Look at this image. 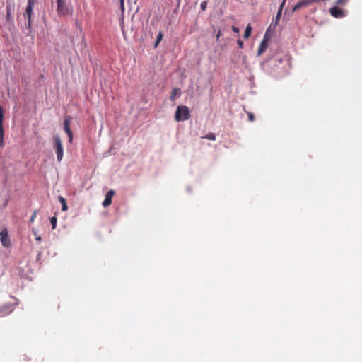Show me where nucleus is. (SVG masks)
<instances>
[{
	"instance_id": "obj_1",
	"label": "nucleus",
	"mask_w": 362,
	"mask_h": 362,
	"mask_svg": "<svg viewBox=\"0 0 362 362\" xmlns=\"http://www.w3.org/2000/svg\"><path fill=\"white\" fill-rule=\"evenodd\" d=\"M190 118V112L188 107L185 105H179L177 107L175 119L177 122L185 121Z\"/></svg>"
},
{
	"instance_id": "obj_2",
	"label": "nucleus",
	"mask_w": 362,
	"mask_h": 362,
	"mask_svg": "<svg viewBox=\"0 0 362 362\" xmlns=\"http://www.w3.org/2000/svg\"><path fill=\"white\" fill-rule=\"evenodd\" d=\"M54 148L57 154V159L58 162H61L64 156V148L61 139L57 135L54 136Z\"/></svg>"
},
{
	"instance_id": "obj_3",
	"label": "nucleus",
	"mask_w": 362,
	"mask_h": 362,
	"mask_svg": "<svg viewBox=\"0 0 362 362\" xmlns=\"http://www.w3.org/2000/svg\"><path fill=\"white\" fill-rule=\"evenodd\" d=\"M57 12L59 16H65L71 13V8L67 5L64 0H57Z\"/></svg>"
},
{
	"instance_id": "obj_4",
	"label": "nucleus",
	"mask_w": 362,
	"mask_h": 362,
	"mask_svg": "<svg viewBox=\"0 0 362 362\" xmlns=\"http://www.w3.org/2000/svg\"><path fill=\"white\" fill-rule=\"evenodd\" d=\"M320 1H321V0H300L293 6L292 11L295 12L298 9L307 8L313 4L318 3Z\"/></svg>"
},
{
	"instance_id": "obj_5",
	"label": "nucleus",
	"mask_w": 362,
	"mask_h": 362,
	"mask_svg": "<svg viewBox=\"0 0 362 362\" xmlns=\"http://www.w3.org/2000/svg\"><path fill=\"white\" fill-rule=\"evenodd\" d=\"M71 120V116H66V118H65V119L64 121V129L65 132L67 134V135L69 136V141L70 143H72L73 133H72V132L71 130V128L69 127Z\"/></svg>"
},
{
	"instance_id": "obj_6",
	"label": "nucleus",
	"mask_w": 362,
	"mask_h": 362,
	"mask_svg": "<svg viewBox=\"0 0 362 362\" xmlns=\"http://www.w3.org/2000/svg\"><path fill=\"white\" fill-rule=\"evenodd\" d=\"M330 14L334 18H342L344 16V11L341 8H338L337 6H334L329 9Z\"/></svg>"
},
{
	"instance_id": "obj_7",
	"label": "nucleus",
	"mask_w": 362,
	"mask_h": 362,
	"mask_svg": "<svg viewBox=\"0 0 362 362\" xmlns=\"http://www.w3.org/2000/svg\"><path fill=\"white\" fill-rule=\"evenodd\" d=\"M115 192L113 189H110L105 195V198L103 202V206L106 208L109 206L112 203V198L115 195Z\"/></svg>"
},
{
	"instance_id": "obj_8",
	"label": "nucleus",
	"mask_w": 362,
	"mask_h": 362,
	"mask_svg": "<svg viewBox=\"0 0 362 362\" xmlns=\"http://www.w3.org/2000/svg\"><path fill=\"white\" fill-rule=\"evenodd\" d=\"M0 238L3 246L8 247L10 245L9 237L6 230L0 232Z\"/></svg>"
},
{
	"instance_id": "obj_9",
	"label": "nucleus",
	"mask_w": 362,
	"mask_h": 362,
	"mask_svg": "<svg viewBox=\"0 0 362 362\" xmlns=\"http://www.w3.org/2000/svg\"><path fill=\"white\" fill-rule=\"evenodd\" d=\"M3 109L2 107L0 105V145H3L4 142V128H3Z\"/></svg>"
},
{
	"instance_id": "obj_10",
	"label": "nucleus",
	"mask_w": 362,
	"mask_h": 362,
	"mask_svg": "<svg viewBox=\"0 0 362 362\" xmlns=\"http://www.w3.org/2000/svg\"><path fill=\"white\" fill-rule=\"evenodd\" d=\"M33 6H27L25 11L24 13L25 18H28V25L29 28L31 27V17L33 15Z\"/></svg>"
},
{
	"instance_id": "obj_11",
	"label": "nucleus",
	"mask_w": 362,
	"mask_h": 362,
	"mask_svg": "<svg viewBox=\"0 0 362 362\" xmlns=\"http://www.w3.org/2000/svg\"><path fill=\"white\" fill-rule=\"evenodd\" d=\"M268 47V40L267 39V35L264 36V39L261 42V44L259 45V47L258 49L257 54L261 55L262 53H264Z\"/></svg>"
},
{
	"instance_id": "obj_12",
	"label": "nucleus",
	"mask_w": 362,
	"mask_h": 362,
	"mask_svg": "<svg viewBox=\"0 0 362 362\" xmlns=\"http://www.w3.org/2000/svg\"><path fill=\"white\" fill-rule=\"evenodd\" d=\"M11 311L10 306H5L0 308V316L8 315Z\"/></svg>"
},
{
	"instance_id": "obj_13",
	"label": "nucleus",
	"mask_w": 362,
	"mask_h": 362,
	"mask_svg": "<svg viewBox=\"0 0 362 362\" xmlns=\"http://www.w3.org/2000/svg\"><path fill=\"white\" fill-rule=\"evenodd\" d=\"M59 200L62 203V210L66 211L68 209L66 199L62 197H59Z\"/></svg>"
},
{
	"instance_id": "obj_14",
	"label": "nucleus",
	"mask_w": 362,
	"mask_h": 362,
	"mask_svg": "<svg viewBox=\"0 0 362 362\" xmlns=\"http://www.w3.org/2000/svg\"><path fill=\"white\" fill-rule=\"evenodd\" d=\"M252 33V27L250 24L247 25V26L245 28V33H244V38L247 39L251 35Z\"/></svg>"
},
{
	"instance_id": "obj_15",
	"label": "nucleus",
	"mask_w": 362,
	"mask_h": 362,
	"mask_svg": "<svg viewBox=\"0 0 362 362\" xmlns=\"http://www.w3.org/2000/svg\"><path fill=\"white\" fill-rule=\"evenodd\" d=\"M180 91V88H174L172 90L171 95H170V100L173 101L175 100V96Z\"/></svg>"
},
{
	"instance_id": "obj_16",
	"label": "nucleus",
	"mask_w": 362,
	"mask_h": 362,
	"mask_svg": "<svg viewBox=\"0 0 362 362\" xmlns=\"http://www.w3.org/2000/svg\"><path fill=\"white\" fill-rule=\"evenodd\" d=\"M57 219L55 216H53L50 218V223H51L52 229H55V228L57 226Z\"/></svg>"
},
{
	"instance_id": "obj_17",
	"label": "nucleus",
	"mask_w": 362,
	"mask_h": 362,
	"mask_svg": "<svg viewBox=\"0 0 362 362\" xmlns=\"http://www.w3.org/2000/svg\"><path fill=\"white\" fill-rule=\"evenodd\" d=\"M205 139L209 140L214 141L216 139V135L214 133H209L204 136Z\"/></svg>"
},
{
	"instance_id": "obj_18",
	"label": "nucleus",
	"mask_w": 362,
	"mask_h": 362,
	"mask_svg": "<svg viewBox=\"0 0 362 362\" xmlns=\"http://www.w3.org/2000/svg\"><path fill=\"white\" fill-rule=\"evenodd\" d=\"M162 38H163V33L161 32H160L158 33V35H157L156 41V43H155V47L158 46L159 42L161 41Z\"/></svg>"
},
{
	"instance_id": "obj_19",
	"label": "nucleus",
	"mask_w": 362,
	"mask_h": 362,
	"mask_svg": "<svg viewBox=\"0 0 362 362\" xmlns=\"http://www.w3.org/2000/svg\"><path fill=\"white\" fill-rule=\"evenodd\" d=\"M281 12L282 11H281V10L278 11L276 16V19H275V25L278 24V23L280 20L281 16Z\"/></svg>"
},
{
	"instance_id": "obj_20",
	"label": "nucleus",
	"mask_w": 362,
	"mask_h": 362,
	"mask_svg": "<svg viewBox=\"0 0 362 362\" xmlns=\"http://www.w3.org/2000/svg\"><path fill=\"white\" fill-rule=\"evenodd\" d=\"M206 6H207L206 1H204L201 3L200 7H201L202 11H205L206 8Z\"/></svg>"
},
{
	"instance_id": "obj_21",
	"label": "nucleus",
	"mask_w": 362,
	"mask_h": 362,
	"mask_svg": "<svg viewBox=\"0 0 362 362\" xmlns=\"http://www.w3.org/2000/svg\"><path fill=\"white\" fill-rule=\"evenodd\" d=\"M36 216H37V211H34V212L33 213L30 218V223H33L35 218H36Z\"/></svg>"
},
{
	"instance_id": "obj_22",
	"label": "nucleus",
	"mask_w": 362,
	"mask_h": 362,
	"mask_svg": "<svg viewBox=\"0 0 362 362\" xmlns=\"http://www.w3.org/2000/svg\"><path fill=\"white\" fill-rule=\"evenodd\" d=\"M348 0H337L336 4L337 5H343L347 2Z\"/></svg>"
},
{
	"instance_id": "obj_23",
	"label": "nucleus",
	"mask_w": 362,
	"mask_h": 362,
	"mask_svg": "<svg viewBox=\"0 0 362 362\" xmlns=\"http://www.w3.org/2000/svg\"><path fill=\"white\" fill-rule=\"evenodd\" d=\"M37 0H28V6H34Z\"/></svg>"
},
{
	"instance_id": "obj_24",
	"label": "nucleus",
	"mask_w": 362,
	"mask_h": 362,
	"mask_svg": "<svg viewBox=\"0 0 362 362\" xmlns=\"http://www.w3.org/2000/svg\"><path fill=\"white\" fill-rule=\"evenodd\" d=\"M248 119L250 122H253L255 120V116L252 113H248Z\"/></svg>"
},
{
	"instance_id": "obj_25",
	"label": "nucleus",
	"mask_w": 362,
	"mask_h": 362,
	"mask_svg": "<svg viewBox=\"0 0 362 362\" xmlns=\"http://www.w3.org/2000/svg\"><path fill=\"white\" fill-rule=\"evenodd\" d=\"M237 43H238V45L240 48H243V42L242 40H238Z\"/></svg>"
},
{
	"instance_id": "obj_26",
	"label": "nucleus",
	"mask_w": 362,
	"mask_h": 362,
	"mask_svg": "<svg viewBox=\"0 0 362 362\" xmlns=\"http://www.w3.org/2000/svg\"><path fill=\"white\" fill-rule=\"evenodd\" d=\"M286 1V0H283L282 3L280 5V7H279V10H281V11H282V10H283V8H284V6L285 5Z\"/></svg>"
},
{
	"instance_id": "obj_27",
	"label": "nucleus",
	"mask_w": 362,
	"mask_h": 362,
	"mask_svg": "<svg viewBox=\"0 0 362 362\" xmlns=\"http://www.w3.org/2000/svg\"><path fill=\"white\" fill-rule=\"evenodd\" d=\"M232 30L235 33H239V28L236 26H232Z\"/></svg>"
},
{
	"instance_id": "obj_28",
	"label": "nucleus",
	"mask_w": 362,
	"mask_h": 362,
	"mask_svg": "<svg viewBox=\"0 0 362 362\" xmlns=\"http://www.w3.org/2000/svg\"><path fill=\"white\" fill-rule=\"evenodd\" d=\"M35 240L37 241H40L42 240L40 236H36Z\"/></svg>"
},
{
	"instance_id": "obj_29",
	"label": "nucleus",
	"mask_w": 362,
	"mask_h": 362,
	"mask_svg": "<svg viewBox=\"0 0 362 362\" xmlns=\"http://www.w3.org/2000/svg\"><path fill=\"white\" fill-rule=\"evenodd\" d=\"M33 234H34L35 235L37 236V233H36V231H35V229H33Z\"/></svg>"
},
{
	"instance_id": "obj_30",
	"label": "nucleus",
	"mask_w": 362,
	"mask_h": 362,
	"mask_svg": "<svg viewBox=\"0 0 362 362\" xmlns=\"http://www.w3.org/2000/svg\"><path fill=\"white\" fill-rule=\"evenodd\" d=\"M7 14L9 15V8L7 6Z\"/></svg>"
},
{
	"instance_id": "obj_31",
	"label": "nucleus",
	"mask_w": 362,
	"mask_h": 362,
	"mask_svg": "<svg viewBox=\"0 0 362 362\" xmlns=\"http://www.w3.org/2000/svg\"><path fill=\"white\" fill-rule=\"evenodd\" d=\"M219 36H220V34L218 33V34L217 35V40L219 38Z\"/></svg>"
},
{
	"instance_id": "obj_32",
	"label": "nucleus",
	"mask_w": 362,
	"mask_h": 362,
	"mask_svg": "<svg viewBox=\"0 0 362 362\" xmlns=\"http://www.w3.org/2000/svg\"><path fill=\"white\" fill-rule=\"evenodd\" d=\"M123 0H121V1H122Z\"/></svg>"
}]
</instances>
